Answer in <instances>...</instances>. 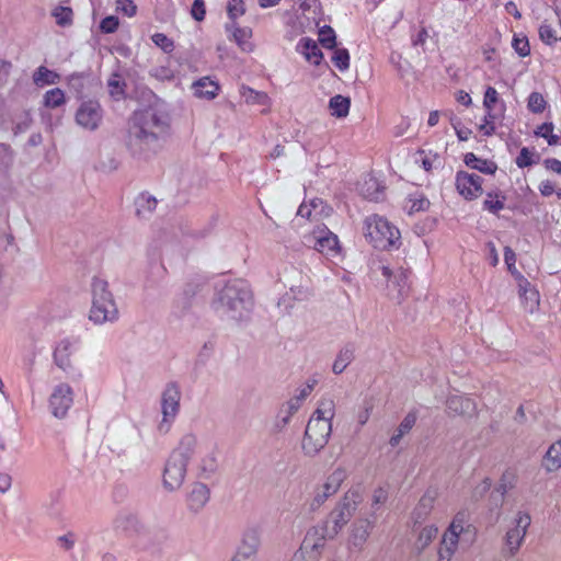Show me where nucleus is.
Listing matches in <instances>:
<instances>
[{"mask_svg": "<svg viewBox=\"0 0 561 561\" xmlns=\"http://www.w3.org/2000/svg\"><path fill=\"white\" fill-rule=\"evenodd\" d=\"M253 305V294L245 280L229 279L222 286H217L213 307L221 316L234 321L247 320Z\"/></svg>", "mask_w": 561, "mask_h": 561, "instance_id": "nucleus-1", "label": "nucleus"}, {"mask_svg": "<svg viewBox=\"0 0 561 561\" xmlns=\"http://www.w3.org/2000/svg\"><path fill=\"white\" fill-rule=\"evenodd\" d=\"M359 502L360 495L357 491H347L325 519L311 526L307 531L316 530L319 542L325 547L327 541L333 540L350 522Z\"/></svg>", "mask_w": 561, "mask_h": 561, "instance_id": "nucleus-2", "label": "nucleus"}, {"mask_svg": "<svg viewBox=\"0 0 561 561\" xmlns=\"http://www.w3.org/2000/svg\"><path fill=\"white\" fill-rule=\"evenodd\" d=\"M170 127L167 114L153 108H144L136 111L129 123V133L133 137L151 145L164 137Z\"/></svg>", "mask_w": 561, "mask_h": 561, "instance_id": "nucleus-3", "label": "nucleus"}, {"mask_svg": "<svg viewBox=\"0 0 561 561\" xmlns=\"http://www.w3.org/2000/svg\"><path fill=\"white\" fill-rule=\"evenodd\" d=\"M92 306L89 319L94 324L114 323L119 318V311L108 283L100 277H94L91 283Z\"/></svg>", "mask_w": 561, "mask_h": 561, "instance_id": "nucleus-4", "label": "nucleus"}, {"mask_svg": "<svg viewBox=\"0 0 561 561\" xmlns=\"http://www.w3.org/2000/svg\"><path fill=\"white\" fill-rule=\"evenodd\" d=\"M366 240L378 250H391L400 247V231L382 216L377 214L365 218L363 227Z\"/></svg>", "mask_w": 561, "mask_h": 561, "instance_id": "nucleus-5", "label": "nucleus"}, {"mask_svg": "<svg viewBox=\"0 0 561 561\" xmlns=\"http://www.w3.org/2000/svg\"><path fill=\"white\" fill-rule=\"evenodd\" d=\"M473 537L474 529L467 523L466 513L459 512L443 535L437 551V561H451L458 543L461 541L470 542Z\"/></svg>", "mask_w": 561, "mask_h": 561, "instance_id": "nucleus-6", "label": "nucleus"}, {"mask_svg": "<svg viewBox=\"0 0 561 561\" xmlns=\"http://www.w3.org/2000/svg\"><path fill=\"white\" fill-rule=\"evenodd\" d=\"M332 433V423L319 421V417H310L301 442V448L306 456L314 457L328 444Z\"/></svg>", "mask_w": 561, "mask_h": 561, "instance_id": "nucleus-7", "label": "nucleus"}, {"mask_svg": "<svg viewBox=\"0 0 561 561\" xmlns=\"http://www.w3.org/2000/svg\"><path fill=\"white\" fill-rule=\"evenodd\" d=\"M180 399H181V391L176 383L171 382L169 383L163 393L161 399V410H162V421L158 425V430L160 433H168L172 422L174 421L175 416L179 413L180 410Z\"/></svg>", "mask_w": 561, "mask_h": 561, "instance_id": "nucleus-8", "label": "nucleus"}, {"mask_svg": "<svg viewBox=\"0 0 561 561\" xmlns=\"http://www.w3.org/2000/svg\"><path fill=\"white\" fill-rule=\"evenodd\" d=\"M346 470L342 467L335 468L325 479V481L314 489L313 497L310 502L312 511L321 507L325 501L334 495L346 479Z\"/></svg>", "mask_w": 561, "mask_h": 561, "instance_id": "nucleus-9", "label": "nucleus"}, {"mask_svg": "<svg viewBox=\"0 0 561 561\" xmlns=\"http://www.w3.org/2000/svg\"><path fill=\"white\" fill-rule=\"evenodd\" d=\"M102 119L103 110L101 104L95 100L83 101L76 112L77 124L88 130L99 128Z\"/></svg>", "mask_w": 561, "mask_h": 561, "instance_id": "nucleus-10", "label": "nucleus"}, {"mask_svg": "<svg viewBox=\"0 0 561 561\" xmlns=\"http://www.w3.org/2000/svg\"><path fill=\"white\" fill-rule=\"evenodd\" d=\"M308 241L312 242V245L317 251L325 255L336 256L341 253L337 236L330 231L325 226L317 227L308 238Z\"/></svg>", "mask_w": 561, "mask_h": 561, "instance_id": "nucleus-11", "label": "nucleus"}, {"mask_svg": "<svg viewBox=\"0 0 561 561\" xmlns=\"http://www.w3.org/2000/svg\"><path fill=\"white\" fill-rule=\"evenodd\" d=\"M49 409L55 417L62 419L73 404V391L68 383H59L49 397Z\"/></svg>", "mask_w": 561, "mask_h": 561, "instance_id": "nucleus-12", "label": "nucleus"}, {"mask_svg": "<svg viewBox=\"0 0 561 561\" xmlns=\"http://www.w3.org/2000/svg\"><path fill=\"white\" fill-rule=\"evenodd\" d=\"M316 530L306 531L300 547L294 552L289 561H319L324 546L319 542Z\"/></svg>", "mask_w": 561, "mask_h": 561, "instance_id": "nucleus-13", "label": "nucleus"}, {"mask_svg": "<svg viewBox=\"0 0 561 561\" xmlns=\"http://www.w3.org/2000/svg\"><path fill=\"white\" fill-rule=\"evenodd\" d=\"M114 530L126 537L139 536L146 533V527L137 514L123 511L113 520Z\"/></svg>", "mask_w": 561, "mask_h": 561, "instance_id": "nucleus-14", "label": "nucleus"}, {"mask_svg": "<svg viewBox=\"0 0 561 561\" xmlns=\"http://www.w3.org/2000/svg\"><path fill=\"white\" fill-rule=\"evenodd\" d=\"M187 465L178 456H170L163 472V485L169 491L178 490L184 482Z\"/></svg>", "mask_w": 561, "mask_h": 561, "instance_id": "nucleus-15", "label": "nucleus"}, {"mask_svg": "<svg viewBox=\"0 0 561 561\" xmlns=\"http://www.w3.org/2000/svg\"><path fill=\"white\" fill-rule=\"evenodd\" d=\"M530 523L531 518L528 513H517L515 526L506 533V546L508 547L512 556H514L519 549Z\"/></svg>", "mask_w": 561, "mask_h": 561, "instance_id": "nucleus-16", "label": "nucleus"}, {"mask_svg": "<svg viewBox=\"0 0 561 561\" xmlns=\"http://www.w3.org/2000/svg\"><path fill=\"white\" fill-rule=\"evenodd\" d=\"M78 344V339L67 337L61 340L54 350V363L67 374H71L75 370L71 363V356L77 351Z\"/></svg>", "mask_w": 561, "mask_h": 561, "instance_id": "nucleus-17", "label": "nucleus"}, {"mask_svg": "<svg viewBox=\"0 0 561 561\" xmlns=\"http://www.w3.org/2000/svg\"><path fill=\"white\" fill-rule=\"evenodd\" d=\"M438 492L435 489H427L421 496L419 503L411 513L413 527L421 526L430 516L434 508Z\"/></svg>", "mask_w": 561, "mask_h": 561, "instance_id": "nucleus-18", "label": "nucleus"}, {"mask_svg": "<svg viewBox=\"0 0 561 561\" xmlns=\"http://www.w3.org/2000/svg\"><path fill=\"white\" fill-rule=\"evenodd\" d=\"M374 528V522L369 519H358L351 528L348 538L350 546L354 549L362 550Z\"/></svg>", "mask_w": 561, "mask_h": 561, "instance_id": "nucleus-19", "label": "nucleus"}, {"mask_svg": "<svg viewBox=\"0 0 561 561\" xmlns=\"http://www.w3.org/2000/svg\"><path fill=\"white\" fill-rule=\"evenodd\" d=\"M447 410L450 414L461 416H472L477 412L476 402L465 396L454 394L446 401Z\"/></svg>", "mask_w": 561, "mask_h": 561, "instance_id": "nucleus-20", "label": "nucleus"}, {"mask_svg": "<svg viewBox=\"0 0 561 561\" xmlns=\"http://www.w3.org/2000/svg\"><path fill=\"white\" fill-rule=\"evenodd\" d=\"M210 491L206 484L202 482L194 483L186 499L188 510L198 513L208 503Z\"/></svg>", "mask_w": 561, "mask_h": 561, "instance_id": "nucleus-21", "label": "nucleus"}, {"mask_svg": "<svg viewBox=\"0 0 561 561\" xmlns=\"http://www.w3.org/2000/svg\"><path fill=\"white\" fill-rule=\"evenodd\" d=\"M297 51L300 53L308 62L320 65L323 54L318 44L310 37H302L297 44Z\"/></svg>", "mask_w": 561, "mask_h": 561, "instance_id": "nucleus-22", "label": "nucleus"}, {"mask_svg": "<svg viewBox=\"0 0 561 561\" xmlns=\"http://www.w3.org/2000/svg\"><path fill=\"white\" fill-rule=\"evenodd\" d=\"M197 448V437L193 434H186L181 438L179 447L175 450H173L171 456H178L180 460L188 465L190 460L196 454Z\"/></svg>", "mask_w": 561, "mask_h": 561, "instance_id": "nucleus-23", "label": "nucleus"}, {"mask_svg": "<svg viewBox=\"0 0 561 561\" xmlns=\"http://www.w3.org/2000/svg\"><path fill=\"white\" fill-rule=\"evenodd\" d=\"M482 178H456V187L466 199L478 197L482 193Z\"/></svg>", "mask_w": 561, "mask_h": 561, "instance_id": "nucleus-24", "label": "nucleus"}, {"mask_svg": "<svg viewBox=\"0 0 561 561\" xmlns=\"http://www.w3.org/2000/svg\"><path fill=\"white\" fill-rule=\"evenodd\" d=\"M194 95L199 99L213 100L220 90L218 82L209 77H203L193 83Z\"/></svg>", "mask_w": 561, "mask_h": 561, "instance_id": "nucleus-25", "label": "nucleus"}, {"mask_svg": "<svg viewBox=\"0 0 561 561\" xmlns=\"http://www.w3.org/2000/svg\"><path fill=\"white\" fill-rule=\"evenodd\" d=\"M360 194L369 199L378 202L383 198L385 186L379 178H364L363 183L358 184Z\"/></svg>", "mask_w": 561, "mask_h": 561, "instance_id": "nucleus-26", "label": "nucleus"}, {"mask_svg": "<svg viewBox=\"0 0 561 561\" xmlns=\"http://www.w3.org/2000/svg\"><path fill=\"white\" fill-rule=\"evenodd\" d=\"M438 528L435 525H426L422 527L413 543V551L420 556L437 537Z\"/></svg>", "mask_w": 561, "mask_h": 561, "instance_id": "nucleus-27", "label": "nucleus"}, {"mask_svg": "<svg viewBox=\"0 0 561 561\" xmlns=\"http://www.w3.org/2000/svg\"><path fill=\"white\" fill-rule=\"evenodd\" d=\"M465 163L468 168L484 174L492 175L496 171V164L493 161L479 158L472 152H469L465 156Z\"/></svg>", "mask_w": 561, "mask_h": 561, "instance_id": "nucleus-28", "label": "nucleus"}, {"mask_svg": "<svg viewBox=\"0 0 561 561\" xmlns=\"http://www.w3.org/2000/svg\"><path fill=\"white\" fill-rule=\"evenodd\" d=\"M335 415V402L332 397H323L319 402L311 417H319V421L331 422Z\"/></svg>", "mask_w": 561, "mask_h": 561, "instance_id": "nucleus-29", "label": "nucleus"}, {"mask_svg": "<svg viewBox=\"0 0 561 561\" xmlns=\"http://www.w3.org/2000/svg\"><path fill=\"white\" fill-rule=\"evenodd\" d=\"M350 107V98L343 96L341 94L332 96L329 101V108L331 111V115L337 118L346 117L348 115Z\"/></svg>", "mask_w": 561, "mask_h": 561, "instance_id": "nucleus-30", "label": "nucleus"}, {"mask_svg": "<svg viewBox=\"0 0 561 561\" xmlns=\"http://www.w3.org/2000/svg\"><path fill=\"white\" fill-rule=\"evenodd\" d=\"M239 93L247 104L267 105L270 102L267 93L256 91L245 84L240 87Z\"/></svg>", "mask_w": 561, "mask_h": 561, "instance_id": "nucleus-31", "label": "nucleus"}, {"mask_svg": "<svg viewBox=\"0 0 561 561\" xmlns=\"http://www.w3.org/2000/svg\"><path fill=\"white\" fill-rule=\"evenodd\" d=\"M156 197L148 193H141L135 201L137 216L141 218L148 217L157 207Z\"/></svg>", "mask_w": 561, "mask_h": 561, "instance_id": "nucleus-32", "label": "nucleus"}, {"mask_svg": "<svg viewBox=\"0 0 561 561\" xmlns=\"http://www.w3.org/2000/svg\"><path fill=\"white\" fill-rule=\"evenodd\" d=\"M107 88L110 95L119 101L125 98L126 82L123 76L118 72H113L107 80Z\"/></svg>", "mask_w": 561, "mask_h": 561, "instance_id": "nucleus-33", "label": "nucleus"}, {"mask_svg": "<svg viewBox=\"0 0 561 561\" xmlns=\"http://www.w3.org/2000/svg\"><path fill=\"white\" fill-rule=\"evenodd\" d=\"M354 347L352 345L344 346L337 354L332 370L334 374H342L345 368L352 363L354 359Z\"/></svg>", "mask_w": 561, "mask_h": 561, "instance_id": "nucleus-34", "label": "nucleus"}, {"mask_svg": "<svg viewBox=\"0 0 561 561\" xmlns=\"http://www.w3.org/2000/svg\"><path fill=\"white\" fill-rule=\"evenodd\" d=\"M545 466L549 471L561 468V439L549 447L545 457Z\"/></svg>", "mask_w": 561, "mask_h": 561, "instance_id": "nucleus-35", "label": "nucleus"}, {"mask_svg": "<svg viewBox=\"0 0 561 561\" xmlns=\"http://www.w3.org/2000/svg\"><path fill=\"white\" fill-rule=\"evenodd\" d=\"M59 79V75L49 70L45 66H39L33 73V81L37 87L45 84H55Z\"/></svg>", "mask_w": 561, "mask_h": 561, "instance_id": "nucleus-36", "label": "nucleus"}, {"mask_svg": "<svg viewBox=\"0 0 561 561\" xmlns=\"http://www.w3.org/2000/svg\"><path fill=\"white\" fill-rule=\"evenodd\" d=\"M262 529L259 526H249L242 534L241 542L259 551L261 546Z\"/></svg>", "mask_w": 561, "mask_h": 561, "instance_id": "nucleus-37", "label": "nucleus"}, {"mask_svg": "<svg viewBox=\"0 0 561 561\" xmlns=\"http://www.w3.org/2000/svg\"><path fill=\"white\" fill-rule=\"evenodd\" d=\"M415 162L421 163L424 171L431 172L437 170L442 163V159L438 154H433L432 152L426 153L424 150H421L417 152Z\"/></svg>", "mask_w": 561, "mask_h": 561, "instance_id": "nucleus-38", "label": "nucleus"}, {"mask_svg": "<svg viewBox=\"0 0 561 561\" xmlns=\"http://www.w3.org/2000/svg\"><path fill=\"white\" fill-rule=\"evenodd\" d=\"M66 103V96L61 89L54 88L44 94L43 104L48 108H57Z\"/></svg>", "mask_w": 561, "mask_h": 561, "instance_id": "nucleus-39", "label": "nucleus"}, {"mask_svg": "<svg viewBox=\"0 0 561 561\" xmlns=\"http://www.w3.org/2000/svg\"><path fill=\"white\" fill-rule=\"evenodd\" d=\"M553 128H554L553 123L546 122V123L539 125L535 129V135L537 137L545 138L549 146L560 145L561 144V138H560V136L553 134Z\"/></svg>", "mask_w": 561, "mask_h": 561, "instance_id": "nucleus-40", "label": "nucleus"}, {"mask_svg": "<svg viewBox=\"0 0 561 561\" xmlns=\"http://www.w3.org/2000/svg\"><path fill=\"white\" fill-rule=\"evenodd\" d=\"M486 113L483 118V124L480 126V130L485 136H491L495 131V122L503 116V113L496 114L494 108H485ZM504 112V108L502 110Z\"/></svg>", "mask_w": 561, "mask_h": 561, "instance_id": "nucleus-41", "label": "nucleus"}, {"mask_svg": "<svg viewBox=\"0 0 561 561\" xmlns=\"http://www.w3.org/2000/svg\"><path fill=\"white\" fill-rule=\"evenodd\" d=\"M430 201L424 195H410L405 208L410 215L424 211L428 208Z\"/></svg>", "mask_w": 561, "mask_h": 561, "instance_id": "nucleus-42", "label": "nucleus"}, {"mask_svg": "<svg viewBox=\"0 0 561 561\" xmlns=\"http://www.w3.org/2000/svg\"><path fill=\"white\" fill-rule=\"evenodd\" d=\"M319 42L327 49H333L336 46V35L334 30L329 25H323L319 30Z\"/></svg>", "mask_w": 561, "mask_h": 561, "instance_id": "nucleus-43", "label": "nucleus"}, {"mask_svg": "<svg viewBox=\"0 0 561 561\" xmlns=\"http://www.w3.org/2000/svg\"><path fill=\"white\" fill-rule=\"evenodd\" d=\"M51 15L59 26H67L72 23L73 12L69 7L58 5L53 10Z\"/></svg>", "mask_w": 561, "mask_h": 561, "instance_id": "nucleus-44", "label": "nucleus"}, {"mask_svg": "<svg viewBox=\"0 0 561 561\" xmlns=\"http://www.w3.org/2000/svg\"><path fill=\"white\" fill-rule=\"evenodd\" d=\"M547 107V101L539 92H531L527 99V108L535 114L542 113Z\"/></svg>", "mask_w": 561, "mask_h": 561, "instance_id": "nucleus-45", "label": "nucleus"}, {"mask_svg": "<svg viewBox=\"0 0 561 561\" xmlns=\"http://www.w3.org/2000/svg\"><path fill=\"white\" fill-rule=\"evenodd\" d=\"M332 62L341 70L345 71L350 67V54L346 48H336L332 56Z\"/></svg>", "mask_w": 561, "mask_h": 561, "instance_id": "nucleus-46", "label": "nucleus"}, {"mask_svg": "<svg viewBox=\"0 0 561 561\" xmlns=\"http://www.w3.org/2000/svg\"><path fill=\"white\" fill-rule=\"evenodd\" d=\"M539 37L540 39L548 44V45H551V44H554L557 43L561 37L559 36L558 32L556 28H553L550 24L548 23H542L539 27Z\"/></svg>", "mask_w": 561, "mask_h": 561, "instance_id": "nucleus-47", "label": "nucleus"}, {"mask_svg": "<svg viewBox=\"0 0 561 561\" xmlns=\"http://www.w3.org/2000/svg\"><path fill=\"white\" fill-rule=\"evenodd\" d=\"M539 160V156L533 151H530L528 148L524 147L520 149L519 154L516 158V164L519 168H526L529 165H533L537 163Z\"/></svg>", "mask_w": 561, "mask_h": 561, "instance_id": "nucleus-48", "label": "nucleus"}, {"mask_svg": "<svg viewBox=\"0 0 561 561\" xmlns=\"http://www.w3.org/2000/svg\"><path fill=\"white\" fill-rule=\"evenodd\" d=\"M517 483V476L514 471H505L500 480L499 491L504 495L512 490Z\"/></svg>", "mask_w": 561, "mask_h": 561, "instance_id": "nucleus-49", "label": "nucleus"}, {"mask_svg": "<svg viewBox=\"0 0 561 561\" xmlns=\"http://www.w3.org/2000/svg\"><path fill=\"white\" fill-rule=\"evenodd\" d=\"M512 46L520 57H526L530 54V46L526 36L515 34L512 41Z\"/></svg>", "mask_w": 561, "mask_h": 561, "instance_id": "nucleus-50", "label": "nucleus"}, {"mask_svg": "<svg viewBox=\"0 0 561 561\" xmlns=\"http://www.w3.org/2000/svg\"><path fill=\"white\" fill-rule=\"evenodd\" d=\"M245 12V5L243 0H229L227 4V13L229 19L236 21L238 18L243 15Z\"/></svg>", "mask_w": 561, "mask_h": 561, "instance_id": "nucleus-51", "label": "nucleus"}, {"mask_svg": "<svg viewBox=\"0 0 561 561\" xmlns=\"http://www.w3.org/2000/svg\"><path fill=\"white\" fill-rule=\"evenodd\" d=\"M151 41L164 53H172L174 50V42L163 33H154L151 36Z\"/></svg>", "mask_w": 561, "mask_h": 561, "instance_id": "nucleus-52", "label": "nucleus"}, {"mask_svg": "<svg viewBox=\"0 0 561 561\" xmlns=\"http://www.w3.org/2000/svg\"><path fill=\"white\" fill-rule=\"evenodd\" d=\"M116 11L133 18L137 13V5L133 0H116Z\"/></svg>", "mask_w": 561, "mask_h": 561, "instance_id": "nucleus-53", "label": "nucleus"}, {"mask_svg": "<svg viewBox=\"0 0 561 561\" xmlns=\"http://www.w3.org/2000/svg\"><path fill=\"white\" fill-rule=\"evenodd\" d=\"M227 30L232 31V36L239 46H242L251 36V31L249 28L239 27L234 22L231 24V27L227 26Z\"/></svg>", "mask_w": 561, "mask_h": 561, "instance_id": "nucleus-54", "label": "nucleus"}, {"mask_svg": "<svg viewBox=\"0 0 561 561\" xmlns=\"http://www.w3.org/2000/svg\"><path fill=\"white\" fill-rule=\"evenodd\" d=\"M119 26L118 18L115 15H108L104 18L100 23V30L104 34H112L117 31Z\"/></svg>", "mask_w": 561, "mask_h": 561, "instance_id": "nucleus-55", "label": "nucleus"}, {"mask_svg": "<svg viewBox=\"0 0 561 561\" xmlns=\"http://www.w3.org/2000/svg\"><path fill=\"white\" fill-rule=\"evenodd\" d=\"M504 199H505L504 197H502V199H500L497 197V195H495L493 197L492 194H489L488 198L484 201V207L489 211H491L493 214H497L500 210H502L504 208Z\"/></svg>", "mask_w": 561, "mask_h": 561, "instance_id": "nucleus-56", "label": "nucleus"}, {"mask_svg": "<svg viewBox=\"0 0 561 561\" xmlns=\"http://www.w3.org/2000/svg\"><path fill=\"white\" fill-rule=\"evenodd\" d=\"M499 101V93L493 87H488L483 96L484 108H494V105Z\"/></svg>", "mask_w": 561, "mask_h": 561, "instance_id": "nucleus-57", "label": "nucleus"}, {"mask_svg": "<svg viewBox=\"0 0 561 561\" xmlns=\"http://www.w3.org/2000/svg\"><path fill=\"white\" fill-rule=\"evenodd\" d=\"M491 480L489 478H484L478 485L474 486L472 491V499L478 501L482 499L491 488Z\"/></svg>", "mask_w": 561, "mask_h": 561, "instance_id": "nucleus-58", "label": "nucleus"}, {"mask_svg": "<svg viewBox=\"0 0 561 561\" xmlns=\"http://www.w3.org/2000/svg\"><path fill=\"white\" fill-rule=\"evenodd\" d=\"M76 540H77L76 535L73 533L69 531L62 536H59L57 538V543L64 550L69 551L75 547Z\"/></svg>", "mask_w": 561, "mask_h": 561, "instance_id": "nucleus-59", "label": "nucleus"}, {"mask_svg": "<svg viewBox=\"0 0 561 561\" xmlns=\"http://www.w3.org/2000/svg\"><path fill=\"white\" fill-rule=\"evenodd\" d=\"M191 14L194 20L201 22L205 19L206 9L204 0H194L191 9Z\"/></svg>", "mask_w": 561, "mask_h": 561, "instance_id": "nucleus-60", "label": "nucleus"}, {"mask_svg": "<svg viewBox=\"0 0 561 561\" xmlns=\"http://www.w3.org/2000/svg\"><path fill=\"white\" fill-rule=\"evenodd\" d=\"M416 414L414 412H409L404 419L401 421L399 427H398V431L400 433H405L408 434L412 428L413 426L415 425L416 423Z\"/></svg>", "mask_w": 561, "mask_h": 561, "instance_id": "nucleus-61", "label": "nucleus"}, {"mask_svg": "<svg viewBox=\"0 0 561 561\" xmlns=\"http://www.w3.org/2000/svg\"><path fill=\"white\" fill-rule=\"evenodd\" d=\"M201 469L207 473H213L216 471L217 458L213 453L202 459Z\"/></svg>", "mask_w": 561, "mask_h": 561, "instance_id": "nucleus-62", "label": "nucleus"}, {"mask_svg": "<svg viewBox=\"0 0 561 561\" xmlns=\"http://www.w3.org/2000/svg\"><path fill=\"white\" fill-rule=\"evenodd\" d=\"M11 70V61L0 59V87H3L8 83Z\"/></svg>", "mask_w": 561, "mask_h": 561, "instance_id": "nucleus-63", "label": "nucleus"}, {"mask_svg": "<svg viewBox=\"0 0 561 561\" xmlns=\"http://www.w3.org/2000/svg\"><path fill=\"white\" fill-rule=\"evenodd\" d=\"M371 410H373V404L368 401H365L363 409L360 411H358L357 416H356L357 423L359 426H364L368 422Z\"/></svg>", "mask_w": 561, "mask_h": 561, "instance_id": "nucleus-64", "label": "nucleus"}]
</instances>
